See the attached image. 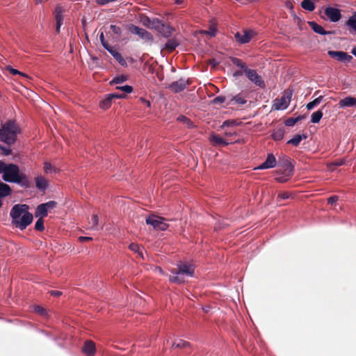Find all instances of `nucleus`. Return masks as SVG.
I'll return each instance as SVG.
<instances>
[{"label":"nucleus","instance_id":"f257e3e1","mask_svg":"<svg viewBox=\"0 0 356 356\" xmlns=\"http://www.w3.org/2000/svg\"><path fill=\"white\" fill-rule=\"evenodd\" d=\"M29 209L27 204H15L11 209L12 223L21 230L25 229L33 222V217Z\"/></svg>","mask_w":356,"mask_h":356},{"label":"nucleus","instance_id":"f03ea898","mask_svg":"<svg viewBox=\"0 0 356 356\" xmlns=\"http://www.w3.org/2000/svg\"><path fill=\"white\" fill-rule=\"evenodd\" d=\"M3 181L15 183L24 188H30L31 183L26 174L21 173L19 168L14 163H6L2 175Z\"/></svg>","mask_w":356,"mask_h":356},{"label":"nucleus","instance_id":"7ed1b4c3","mask_svg":"<svg viewBox=\"0 0 356 356\" xmlns=\"http://www.w3.org/2000/svg\"><path fill=\"white\" fill-rule=\"evenodd\" d=\"M20 133L21 129L16 121L8 120L1 124L0 141L10 146L16 143Z\"/></svg>","mask_w":356,"mask_h":356},{"label":"nucleus","instance_id":"20e7f679","mask_svg":"<svg viewBox=\"0 0 356 356\" xmlns=\"http://www.w3.org/2000/svg\"><path fill=\"white\" fill-rule=\"evenodd\" d=\"M171 273L173 275H170L169 280L171 282L181 284L184 282V275L193 277L194 275V268L193 265L188 263L180 262L177 265V268L171 270Z\"/></svg>","mask_w":356,"mask_h":356},{"label":"nucleus","instance_id":"39448f33","mask_svg":"<svg viewBox=\"0 0 356 356\" xmlns=\"http://www.w3.org/2000/svg\"><path fill=\"white\" fill-rule=\"evenodd\" d=\"M231 60L234 65L240 67L241 70H244L245 76L251 82L261 88L266 87L264 81L255 70L248 68L246 64L238 58L232 57Z\"/></svg>","mask_w":356,"mask_h":356},{"label":"nucleus","instance_id":"423d86ee","mask_svg":"<svg viewBox=\"0 0 356 356\" xmlns=\"http://www.w3.org/2000/svg\"><path fill=\"white\" fill-rule=\"evenodd\" d=\"M292 97L291 90H285L283 95L280 98H276L273 101L272 109L273 110H284L288 108Z\"/></svg>","mask_w":356,"mask_h":356},{"label":"nucleus","instance_id":"0eeeda50","mask_svg":"<svg viewBox=\"0 0 356 356\" xmlns=\"http://www.w3.org/2000/svg\"><path fill=\"white\" fill-rule=\"evenodd\" d=\"M146 223L152 226L154 229L165 231L168 227L166 219L156 215H151L146 218Z\"/></svg>","mask_w":356,"mask_h":356},{"label":"nucleus","instance_id":"6e6552de","mask_svg":"<svg viewBox=\"0 0 356 356\" xmlns=\"http://www.w3.org/2000/svg\"><path fill=\"white\" fill-rule=\"evenodd\" d=\"M127 29L131 33L138 35L145 42L153 41L152 35L144 29L140 28L134 24H129Z\"/></svg>","mask_w":356,"mask_h":356},{"label":"nucleus","instance_id":"1a4fd4ad","mask_svg":"<svg viewBox=\"0 0 356 356\" xmlns=\"http://www.w3.org/2000/svg\"><path fill=\"white\" fill-rule=\"evenodd\" d=\"M191 84V81L188 79H185L183 78L179 79L176 81L171 83L168 88L175 93H177L184 90L188 86Z\"/></svg>","mask_w":356,"mask_h":356},{"label":"nucleus","instance_id":"9d476101","mask_svg":"<svg viewBox=\"0 0 356 356\" xmlns=\"http://www.w3.org/2000/svg\"><path fill=\"white\" fill-rule=\"evenodd\" d=\"M294 168L293 165L291 163V162L287 161L285 165V169L284 171V175L277 177L275 178V180L279 183H285L286 182L289 178L293 174Z\"/></svg>","mask_w":356,"mask_h":356},{"label":"nucleus","instance_id":"9b49d317","mask_svg":"<svg viewBox=\"0 0 356 356\" xmlns=\"http://www.w3.org/2000/svg\"><path fill=\"white\" fill-rule=\"evenodd\" d=\"M325 15L333 22H337L341 18V11L338 8L329 6L325 9Z\"/></svg>","mask_w":356,"mask_h":356},{"label":"nucleus","instance_id":"f8f14e48","mask_svg":"<svg viewBox=\"0 0 356 356\" xmlns=\"http://www.w3.org/2000/svg\"><path fill=\"white\" fill-rule=\"evenodd\" d=\"M327 54L330 57L336 58L341 62L349 63L353 59L350 55L343 51H329Z\"/></svg>","mask_w":356,"mask_h":356},{"label":"nucleus","instance_id":"ddd939ff","mask_svg":"<svg viewBox=\"0 0 356 356\" xmlns=\"http://www.w3.org/2000/svg\"><path fill=\"white\" fill-rule=\"evenodd\" d=\"M253 36L251 31H243L242 33L237 32L235 34V39L241 44H245L250 41Z\"/></svg>","mask_w":356,"mask_h":356},{"label":"nucleus","instance_id":"4468645a","mask_svg":"<svg viewBox=\"0 0 356 356\" xmlns=\"http://www.w3.org/2000/svg\"><path fill=\"white\" fill-rule=\"evenodd\" d=\"M82 351L87 356H94L96 353L95 343L91 340L86 341L82 347Z\"/></svg>","mask_w":356,"mask_h":356},{"label":"nucleus","instance_id":"2eb2a0df","mask_svg":"<svg viewBox=\"0 0 356 356\" xmlns=\"http://www.w3.org/2000/svg\"><path fill=\"white\" fill-rule=\"evenodd\" d=\"M63 9L60 6H56L54 10V15H55V19L56 21V31L57 33H60V29L61 25L63 24Z\"/></svg>","mask_w":356,"mask_h":356},{"label":"nucleus","instance_id":"dca6fc26","mask_svg":"<svg viewBox=\"0 0 356 356\" xmlns=\"http://www.w3.org/2000/svg\"><path fill=\"white\" fill-rule=\"evenodd\" d=\"M276 165V159L273 154H268L266 161L257 168V169L263 170L275 167Z\"/></svg>","mask_w":356,"mask_h":356},{"label":"nucleus","instance_id":"f3484780","mask_svg":"<svg viewBox=\"0 0 356 356\" xmlns=\"http://www.w3.org/2000/svg\"><path fill=\"white\" fill-rule=\"evenodd\" d=\"M105 49L114 57V58L122 66L127 65V62L125 59L123 58L122 54L117 51L113 49V47H109V48L105 47Z\"/></svg>","mask_w":356,"mask_h":356},{"label":"nucleus","instance_id":"a211bd4d","mask_svg":"<svg viewBox=\"0 0 356 356\" xmlns=\"http://www.w3.org/2000/svg\"><path fill=\"white\" fill-rule=\"evenodd\" d=\"M308 24L315 33H318L320 35H329L332 34L334 33L333 31H325L323 28V26L318 24L316 22L314 21L308 22Z\"/></svg>","mask_w":356,"mask_h":356},{"label":"nucleus","instance_id":"6ab92c4d","mask_svg":"<svg viewBox=\"0 0 356 356\" xmlns=\"http://www.w3.org/2000/svg\"><path fill=\"white\" fill-rule=\"evenodd\" d=\"M339 107H353L356 106V98L348 96L342 99L339 102Z\"/></svg>","mask_w":356,"mask_h":356},{"label":"nucleus","instance_id":"aec40b11","mask_svg":"<svg viewBox=\"0 0 356 356\" xmlns=\"http://www.w3.org/2000/svg\"><path fill=\"white\" fill-rule=\"evenodd\" d=\"M210 142L215 146H227L229 144L218 134L211 135Z\"/></svg>","mask_w":356,"mask_h":356},{"label":"nucleus","instance_id":"412c9836","mask_svg":"<svg viewBox=\"0 0 356 356\" xmlns=\"http://www.w3.org/2000/svg\"><path fill=\"white\" fill-rule=\"evenodd\" d=\"M35 186L38 189L44 191L47 186V180L42 176H37L35 177Z\"/></svg>","mask_w":356,"mask_h":356},{"label":"nucleus","instance_id":"4be33fe9","mask_svg":"<svg viewBox=\"0 0 356 356\" xmlns=\"http://www.w3.org/2000/svg\"><path fill=\"white\" fill-rule=\"evenodd\" d=\"M12 189L9 185L0 181V197H5L10 195Z\"/></svg>","mask_w":356,"mask_h":356},{"label":"nucleus","instance_id":"5701e85b","mask_svg":"<svg viewBox=\"0 0 356 356\" xmlns=\"http://www.w3.org/2000/svg\"><path fill=\"white\" fill-rule=\"evenodd\" d=\"M157 31L161 33L163 37L169 38L172 34L173 29L169 25L163 22L162 26H160Z\"/></svg>","mask_w":356,"mask_h":356},{"label":"nucleus","instance_id":"b1692460","mask_svg":"<svg viewBox=\"0 0 356 356\" xmlns=\"http://www.w3.org/2000/svg\"><path fill=\"white\" fill-rule=\"evenodd\" d=\"M179 44V42H178V40L175 38H171V39H169L167 42L165 43V48L169 51H174L177 47H178Z\"/></svg>","mask_w":356,"mask_h":356},{"label":"nucleus","instance_id":"393cba45","mask_svg":"<svg viewBox=\"0 0 356 356\" xmlns=\"http://www.w3.org/2000/svg\"><path fill=\"white\" fill-rule=\"evenodd\" d=\"M48 211L47 210L46 207L43 205V204H39L37 208L35 213V217H39L43 218L44 217L47 216Z\"/></svg>","mask_w":356,"mask_h":356},{"label":"nucleus","instance_id":"a878e982","mask_svg":"<svg viewBox=\"0 0 356 356\" xmlns=\"http://www.w3.org/2000/svg\"><path fill=\"white\" fill-rule=\"evenodd\" d=\"M190 346H191V343L186 341L183 340V339L175 340L172 345V348H185L190 347Z\"/></svg>","mask_w":356,"mask_h":356},{"label":"nucleus","instance_id":"bb28decb","mask_svg":"<svg viewBox=\"0 0 356 356\" xmlns=\"http://www.w3.org/2000/svg\"><path fill=\"white\" fill-rule=\"evenodd\" d=\"M89 228L93 230L99 229V218L97 214L92 215L91 220L89 221Z\"/></svg>","mask_w":356,"mask_h":356},{"label":"nucleus","instance_id":"cd10ccee","mask_svg":"<svg viewBox=\"0 0 356 356\" xmlns=\"http://www.w3.org/2000/svg\"><path fill=\"white\" fill-rule=\"evenodd\" d=\"M306 138H307V136H305V135L301 136L300 134H297V135L294 136L293 138L290 139L287 142V143L291 144V145H294L295 147H298L300 145V143L301 142L302 139Z\"/></svg>","mask_w":356,"mask_h":356},{"label":"nucleus","instance_id":"c85d7f7f","mask_svg":"<svg viewBox=\"0 0 356 356\" xmlns=\"http://www.w3.org/2000/svg\"><path fill=\"white\" fill-rule=\"evenodd\" d=\"M301 6L305 10L313 11L315 9V4L312 0H303L301 2Z\"/></svg>","mask_w":356,"mask_h":356},{"label":"nucleus","instance_id":"c756f323","mask_svg":"<svg viewBox=\"0 0 356 356\" xmlns=\"http://www.w3.org/2000/svg\"><path fill=\"white\" fill-rule=\"evenodd\" d=\"M284 131L283 128H280L275 130L272 134V138L275 140H280L283 138Z\"/></svg>","mask_w":356,"mask_h":356},{"label":"nucleus","instance_id":"7c9ffc66","mask_svg":"<svg viewBox=\"0 0 356 356\" xmlns=\"http://www.w3.org/2000/svg\"><path fill=\"white\" fill-rule=\"evenodd\" d=\"M323 115V112L321 110L313 113L311 116V122L314 124L318 123L322 118Z\"/></svg>","mask_w":356,"mask_h":356},{"label":"nucleus","instance_id":"2f4dec72","mask_svg":"<svg viewBox=\"0 0 356 356\" xmlns=\"http://www.w3.org/2000/svg\"><path fill=\"white\" fill-rule=\"evenodd\" d=\"M129 248L134 252L138 254V255L142 258L144 259L143 253V249L140 248L138 244L136 243H131L129 246Z\"/></svg>","mask_w":356,"mask_h":356},{"label":"nucleus","instance_id":"473e14b6","mask_svg":"<svg viewBox=\"0 0 356 356\" xmlns=\"http://www.w3.org/2000/svg\"><path fill=\"white\" fill-rule=\"evenodd\" d=\"M323 96L321 95L319 96L318 97L316 98L314 100L309 102L307 104V108L308 110H311L313 108H314L315 106H316L317 105H318L321 101L323 100Z\"/></svg>","mask_w":356,"mask_h":356},{"label":"nucleus","instance_id":"72a5a7b5","mask_svg":"<svg viewBox=\"0 0 356 356\" xmlns=\"http://www.w3.org/2000/svg\"><path fill=\"white\" fill-rule=\"evenodd\" d=\"M127 80V76L126 75H120L116 77H114L112 81H111L110 84H119L122 83Z\"/></svg>","mask_w":356,"mask_h":356},{"label":"nucleus","instance_id":"f704fd0d","mask_svg":"<svg viewBox=\"0 0 356 356\" xmlns=\"http://www.w3.org/2000/svg\"><path fill=\"white\" fill-rule=\"evenodd\" d=\"M112 100L113 99L108 95L107 97L103 101L101 102L100 107L103 109L108 108L111 105Z\"/></svg>","mask_w":356,"mask_h":356},{"label":"nucleus","instance_id":"c9c22d12","mask_svg":"<svg viewBox=\"0 0 356 356\" xmlns=\"http://www.w3.org/2000/svg\"><path fill=\"white\" fill-rule=\"evenodd\" d=\"M232 101H234L236 104L240 105H243L247 102L246 99H245V98H243L240 94L232 97L231 102Z\"/></svg>","mask_w":356,"mask_h":356},{"label":"nucleus","instance_id":"e433bc0d","mask_svg":"<svg viewBox=\"0 0 356 356\" xmlns=\"http://www.w3.org/2000/svg\"><path fill=\"white\" fill-rule=\"evenodd\" d=\"M292 197L291 193L284 191L280 192L278 193L277 197V202H280L281 200H286L291 198Z\"/></svg>","mask_w":356,"mask_h":356},{"label":"nucleus","instance_id":"4c0bfd02","mask_svg":"<svg viewBox=\"0 0 356 356\" xmlns=\"http://www.w3.org/2000/svg\"><path fill=\"white\" fill-rule=\"evenodd\" d=\"M346 24L356 31V12L351 16L346 22Z\"/></svg>","mask_w":356,"mask_h":356},{"label":"nucleus","instance_id":"58836bf2","mask_svg":"<svg viewBox=\"0 0 356 356\" xmlns=\"http://www.w3.org/2000/svg\"><path fill=\"white\" fill-rule=\"evenodd\" d=\"M177 120L186 124L188 128H191L193 126V122L184 115L179 116L177 118Z\"/></svg>","mask_w":356,"mask_h":356},{"label":"nucleus","instance_id":"ea45409f","mask_svg":"<svg viewBox=\"0 0 356 356\" xmlns=\"http://www.w3.org/2000/svg\"><path fill=\"white\" fill-rule=\"evenodd\" d=\"M43 169L46 174L51 173L53 172L56 171V168L53 167L52 165L49 162L44 163Z\"/></svg>","mask_w":356,"mask_h":356},{"label":"nucleus","instance_id":"a19ab883","mask_svg":"<svg viewBox=\"0 0 356 356\" xmlns=\"http://www.w3.org/2000/svg\"><path fill=\"white\" fill-rule=\"evenodd\" d=\"M162 21L158 18H154L152 19L151 27L149 29H154L158 30L160 26H162Z\"/></svg>","mask_w":356,"mask_h":356},{"label":"nucleus","instance_id":"79ce46f5","mask_svg":"<svg viewBox=\"0 0 356 356\" xmlns=\"http://www.w3.org/2000/svg\"><path fill=\"white\" fill-rule=\"evenodd\" d=\"M35 229L37 231L42 232L44 229V220L40 218L35 222Z\"/></svg>","mask_w":356,"mask_h":356},{"label":"nucleus","instance_id":"37998d69","mask_svg":"<svg viewBox=\"0 0 356 356\" xmlns=\"http://www.w3.org/2000/svg\"><path fill=\"white\" fill-rule=\"evenodd\" d=\"M116 89L117 90H120L122 92H124V93H131L133 92V87L132 86H118L116 87Z\"/></svg>","mask_w":356,"mask_h":356},{"label":"nucleus","instance_id":"c03bdc74","mask_svg":"<svg viewBox=\"0 0 356 356\" xmlns=\"http://www.w3.org/2000/svg\"><path fill=\"white\" fill-rule=\"evenodd\" d=\"M152 19L147 16H143L141 17L140 21L143 24L149 29L151 27Z\"/></svg>","mask_w":356,"mask_h":356},{"label":"nucleus","instance_id":"a18cd8bd","mask_svg":"<svg viewBox=\"0 0 356 356\" xmlns=\"http://www.w3.org/2000/svg\"><path fill=\"white\" fill-rule=\"evenodd\" d=\"M6 70L10 73L12 74L13 75H16V74H19L21 76H25L26 75L19 72V70H16V69H14L11 66L8 65L6 67Z\"/></svg>","mask_w":356,"mask_h":356},{"label":"nucleus","instance_id":"49530a36","mask_svg":"<svg viewBox=\"0 0 356 356\" xmlns=\"http://www.w3.org/2000/svg\"><path fill=\"white\" fill-rule=\"evenodd\" d=\"M43 205L46 207L47 210L48 211L49 209H52L55 208L57 205V202L54 200H51L46 203H43Z\"/></svg>","mask_w":356,"mask_h":356},{"label":"nucleus","instance_id":"de8ad7c7","mask_svg":"<svg viewBox=\"0 0 356 356\" xmlns=\"http://www.w3.org/2000/svg\"><path fill=\"white\" fill-rule=\"evenodd\" d=\"M110 29L113 31V33L115 35H120L122 34V30L120 26L112 24L110 26Z\"/></svg>","mask_w":356,"mask_h":356},{"label":"nucleus","instance_id":"09e8293b","mask_svg":"<svg viewBox=\"0 0 356 356\" xmlns=\"http://www.w3.org/2000/svg\"><path fill=\"white\" fill-rule=\"evenodd\" d=\"M226 97L225 96H218L213 99V103L216 104H220L225 102Z\"/></svg>","mask_w":356,"mask_h":356},{"label":"nucleus","instance_id":"8fccbe9b","mask_svg":"<svg viewBox=\"0 0 356 356\" xmlns=\"http://www.w3.org/2000/svg\"><path fill=\"white\" fill-rule=\"evenodd\" d=\"M112 99H122L126 97L124 93L113 92L108 95Z\"/></svg>","mask_w":356,"mask_h":356},{"label":"nucleus","instance_id":"3c124183","mask_svg":"<svg viewBox=\"0 0 356 356\" xmlns=\"http://www.w3.org/2000/svg\"><path fill=\"white\" fill-rule=\"evenodd\" d=\"M35 312L36 313H38L42 316H44L47 314V311L44 308H43L41 306H35V309H34Z\"/></svg>","mask_w":356,"mask_h":356},{"label":"nucleus","instance_id":"603ef678","mask_svg":"<svg viewBox=\"0 0 356 356\" xmlns=\"http://www.w3.org/2000/svg\"><path fill=\"white\" fill-rule=\"evenodd\" d=\"M236 124V122L234 120H228L223 122L222 124L221 125L222 128H224L225 127H229V126H235Z\"/></svg>","mask_w":356,"mask_h":356},{"label":"nucleus","instance_id":"864d4df0","mask_svg":"<svg viewBox=\"0 0 356 356\" xmlns=\"http://www.w3.org/2000/svg\"><path fill=\"white\" fill-rule=\"evenodd\" d=\"M296 123L295 118H289L284 122L286 126L292 127Z\"/></svg>","mask_w":356,"mask_h":356},{"label":"nucleus","instance_id":"5fc2aeb1","mask_svg":"<svg viewBox=\"0 0 356 356\" xmlns=\"http://www.w3.org/2000/svg\"><path fill=\"white\" fill-rule=\"evenodd\" d=\"M0 149L2 150L4 156H9L12 153V149L10 148H7L3 145H1V148H0Z\"/></svg>","mask_w":356,"mask_h":356},{"label":"nucleus","instance_id":"6e6d98bb","mask_svg":"<svg viewBox=\"0 0 356 356\" xmlns=\"http://www.w3.org/2000/svg\"><path fill=\"white\" fill-rule=\"evenodd\" d=\"M216 29L214 26H211L209 28V31H205V33L209 35L210 36L213 37L215 36L216 34Z\"/></svg>","mask_w":356,"mask_h":356},{"label":"nucleus","instance_id":"4d7b16f0","mask_svg":"<svg viewBox=\"0 0 356 356\" xmlns=\"http://www.w3.org/2000/svg\"><path fill=\"white\" fill-rule=\"evenodd\" d=\"M99 39L101 40V42H102V44L103 45V47L105 48V47L109 48V47H111V45H109L104 40V33L103 32H101L100 35H99Z\"/></svg>","mask_w":356,"mask_h":356},{"label":"nucleus","instance_id":"13d9d810","mask_svg":"<svg viewBox=\"0 0 356 356\" xmlns=\"http://www.w3.org/2000/svg\"><path fill=\"white\" fill-rule=\"evenodd\" d=\"M339 200V197L337 195L331 196L327 199V203L330 204H333Z\"/></svg>","mask_w":356,"mask_h":356},{"label":"nucleus","instance_id":"bf43d9fd","mask_svg":"<svg viewBox=\"0 0 356 356\" xmlns=\"http://www.w3.org/2000/svg\"><path fill=\"white\" fill-rule=\"evenodd\" d=\"M92 238L91 237H88V236H80L79 237V241L80 242H86V241H91Z\"/></svg>","mask_w":356,"mask_h":356},{"label":"nucleus","instance_id":"052dcab7","mask_svg":"<svg viewBox=\"0 0 356 356\" xmlns=\"http://www.w3.org/2000/svg\"><path fill=\"white\" fill-rule=\"evenodd\" d=\"M6 163L0 160V174L3 173L4 168L6 166Z\"/></svg>","mask_w":356,"mask_h":356},{"label":"nucleus","instance_id":"680f3d73","mask_svg":"<svg viewBox=\"0 0 356 356\" xmlns=\"http://www.w3.org/2000/svg\"><path fill=\"white\" fill-rule=\"evenodd\" d=\"M96 2L99 4V5H105L108 3L110 2V0H96Z\"/></svg>","mask_w":356,"mask_h":356},{"label":"nucleus","instance_id":"e2e57ef3","mask_svg":"<svg viewBox=\"0 0 356 356\" xmlns=\"http://www.w3.org/2000/svg\"><path fill=\"white\" fill-rule=\"evenodd\" d=\"M244 73V70H237L234 73V76H242Z\"/></svg>","mask_w":356,"mask_h":356},{"label":"nucleus","instance_id":"0e129e2a","mask_svg":"<svg viewBox=\"0 0 356 356\" xmlns=\"http://www.w3.org/2000/svg\"><path fill=\"white\" fill-rule=\"evenodd\" d=\"M50 293L52 295V296H59L61 295V292L60 291H51L50 292Z\"/></svg>","mask_w":356,"mask_h":356},{"label":"nucleus","instance_id":"69168bd1","mask_svg":"<svg viewBox=\"0 0 356 356\" xmlns=\"http://www.w3.org/2000/svg\"><path fill=\"white\" fill-rule=\"evenodd\" d=\"M305 118V115H298V117L295 118L296 119V123L303 119Z\"/></svg>","mask_w":356,"mask_h":356},{"label":"nucleus","instance_id":"338daca9","mask_svg":"<svg viewBox=\"0 0 356 356\" xmlns=\"http://www.w3.org/2000/svg\"><path fill=\"white\" fill-rule=\"evenodd\" d=\"M351 53L356 57V47L352 49Z\"/></svg>","mask_w":356,"mask_h":356},{"label":"nucleus","instance_id":"774afa93","mask_svg":"<svg viewBox=\"0 0 356 356\" xmlns=\"http://www.w3.org/2000/svg\"><path fill=\"white\" fill-rule=\"evenodd\" d=\"M182 2H183V0H175L176 4H181V3H182Z\"/></svg>","mask_w":356,"mask_h":356}]
</instances>
